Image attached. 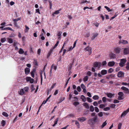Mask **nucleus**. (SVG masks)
Returning <instances> with one entry per match:
<instances>
[{"mask_svg":"<svg viewBox=\"0 0 129 129\" xmlns=\"http://www.w3.org/2000/svg\"><path fill=\"white\" fill-rule=\"evenodd\" d=\"M105 107V106L104 104H101L99 106V107L101 109Z\"/></svg>","mask_w":129,"mask_h":129,"instance_id":"53","label":"nucleus"},{"mask_svg":"<svg viewBox=\"0 0 129 129\" xmlns=\"http://www.w3.org/2000/svg\"><path fill=\"white\" fill-rule=\"evenodd\" d=\"M102 100L104 103H105L106 102V98L105 97H103L102 98Z\"/></svg>","mask_w":129,"mask_h":129,"instance_id":"44","label":"nucleus"},{"mask_svg":"<svg viewBox=\"0 0 129 129\" xmlns=\"http://www.w3.org/2000/svg\"><path fill=\"white\" fill-rule=\"evenodd\" d=\"M25 91H28V89H29V88L28 87H24L23 89Z\"/></svg>","mask_w":129,"mask_h":129,"instance_id":"40","label":"nucleus"},{"mask_svg":"<svg viewBox=\"0 0 129 129\" xmlns=\"http://www.w3.org/2000/svg\"><path fill=\"white\" fill-rule=\"evenodd\" d=\"M6 122L4 120H2L1 122V125H2L3 126H4Z\"/></svg>","mask_w":129,"mask_h":129,"instance_id":"33","label":"nucleus"},{"mask_svg":"<svg viewBox=\"0 0 129 129\" xmlns=\"http://www.w3.org/2000/svg\"><path fill=\"white\" fill-rule=\"evenodd\" d=\"M117 16V15L115 14L113 16L111 17L110 18V20H113V19L114 18L116 17Z\"/></svg>","mask_w":129,"mask_h":129,"instance_id":"50","label":"nucleus"},{"mask_svg":"<svg viewBox=\"0 0 129 129\" xmlns=\"http://www.w3.org/2000/svg\"><path fill=\"white\" fill-rule=\"evenodd\" d=\"M106 94L108 97L111 98L114 95V94H112L111 93H105Z\"/></svg>","mask_w":129,"mask_h":129,"instance_id":"11","label":"nucleus"},{"mask_svg":"<svg viewBox=\"0 0 129 129\" xmlns=\"http://www.w3.org/2000/svg\"><path fill=\"white\" fill-rule=\"evenodd\" d=\"M114 52L116 54H118L120 53L121 48L118 47H117L114 48Z\"/></svg>","mask_w":129,"mask_h":129,"instance_id":"4","label":"nucleus"},{"mask_svg":"<svg viewBox=\"0 0 129 129\" xmlns=\"http://www.w3.org/2000/svg\"><path fill=\"white\" fill-rule=\"evenodd\" d=\"M18 52L20 54H22L24 53V51L23 49L21 48L20 49Z\"/></svg>","mask_w":129,"mask_h":129,"instance_id":"21","label":"nucleus"},{"mask_svg":"<svg viewBox=\"0 0 129 129\" xmlns=\"http://www.w3.org/2000/svg\"><path fill=\"white\" fill-rule=\"evenodd\" d=\"M58 118H56L54 121V123L55 124H56L57 123V122H58Z\"/></svg>","mask_w":129,"mask_h":129,"instance_id":"61","label":"nucleus"},{"mask_svg":"<svg viewBox=\"0 0 129 129\" xmlns=\"http://www.w3.org/2000/svg\"><path fill=\"white\" fill-rule=\"evenodd\" d=\"M128 43V42L127 41L123 40H120L119 42V44H125Z\"/></svg>","mask_w":129,"mask_h":129,"instance_id":"8","label":"nucleus"},{"mask_svg":"<svg viewBox=\"0 0 129 129\" xmlns=\"http://www.w3.org/2000/svg\"><path fill=\"white\" fill-rule=\"evenodd\" d=\"M77 90L79 92H80L81 91V88L80 86H78L77 88Z\"/></svg>","mask_w":129,"mask_h":129,"instance_id":"59","label":"nucleus"},{"mask_svg":"<svg viewBox=\"0 0 129 129\" xmlns=\"http://www.w3.org/2000/svg\"><path fill=\"white\" fill-rule=\"evenodd\" d=\"M101 66V63L100 62H95L94 63L93 66L94 68L98 67L99 69Z\"/></svg>","mask_w":129,"mask_h":129,"instance_id":"2","label":"nucleus"},{"mask_svg":"<svg viewBox=\"0 0 129 129\" xmlns=\"http://www.w3.org/2000/svg\"><path fill=\"white\" fill-rule=\"evenodd\" d=\"M19 94L21 95H23L24 93V91L23 89H21L18 91Z\"/></svg>","mask_w":129,"mask_h":129,"instance_id":"13","label":"nucleus"},{"mask_svg":"<svg viewBox=\"0 0 129 129\" xmlns=\"http://www.w3.org/2000/svg\"><path fill=\"white\" fill-rule=\"evenodd\" d=\"M94 108L92 105H91L90 107V110L92 112H93L94 111Z\"/></svg>","mask_w":129,"mask_h":129,"instance_id":"27","label":"nucleus"},{"mask_svg":"<svg viewBox=\"0 0 129 129\" xmlns=\"http://www.w3.org/2000/svg\"><path fill=\"white\" fill-rule=\"evenodd\" d=\"M42 72L41 71V72L40 74V77H41V84H42V81H43V78H42Z\"/></svg>","mask_w":129,"mask_h":129,"instance_id":"30","label":"nucleus"},{"mask_svg":"<svg viewBox=\"0 0 129 129\" xmlns=\"http://www.w3.org/2000/svg\"><path fill=\"white\" fill-rule=\"evenodd\" d=\"M24 71L26 74H28L30 72V69L28 68H25Z\"/></svg>","mask_w":129,"mask_h":129,"instance_id":"14","label":"nucleus"},{"mask_svg":"<svg viewBox=\"0 0 129 129\" xmlns=\"http://www.w3.org/2000/svg\"><path fill=\"white\" fill-rule=\"evenodd\" d=\"M122 126V124L121 123H120L119 124L118 126V128L120 129Z\"/></svg>","mask_w":129,"mask_h":129,"instance_id":"58","label":"nucleus"},{"mask_svg":"<svg viewBox=\"0 0 129 129\" xmlns=\"http://www.w3.org/2000/svg\"><path fill=\"white\" fill-rule=\"evenodd\" d=\"M104 8H106L107 10L108 11V12H110L112 11V10H111L109 7H108L105 6L104 7Z\"/></svg>","mask_w":129,"mask_h":129,"instance_id":"29","label":"nucleus"},{"mask_svg":"<svg viewBox=\"0 0 129 129\" xmlns=\"http://www.w3.org/2000/svg\"><path fill=\"white\" fill-rule=\"evenodd\" d=\"M95 111L97 113L99 111V110L98 108L96 107H94Z\"/></svg>","mask_w":129,"mask_h":129,"instance_id":"49","label":"nucleus"},{"mask_svg":"<svg viewBox=\"0 0 129 129\" xmlns=\"http://www.w3.org/2000/svg\"><path fill=\"white\" fill-rule=\"evenodd\" d=\"M126 61L125 59H121L120 62L119 63V66L121 67H123Z\"/></svg>","mask_w":129,"mask_h":129,"instance_id":"3","label":"nucleus"},{"mask_svg":"<svg viewBox=\"0 0 129 129\" xmlns=\"http://www.w3.org/2000/svg\"><path fill=\"white\" fill-rule=\"evenodd\" d=\"M2 114L4 116L6 117H8V114L5 112H3Z\"/></svg>","mask_w":129,"mask_h":129,"instance_id":"28","label":"nucleus"},{"mask_svg":"<svg viewBox=\"0 0 129 129\" xmlns=\"http://www.w3.org/2000/svg\"><path fill=\"white\" fill-rule=\"evenodd\" d=\"M75 123L77 126L78 128H79L80 127V125L79 122L77 121L76 120L75 121Z\"/></svg>","mask_w":129,"mask_h":129,"instance_id":"25","label":"nucleus"},{"mask_svg":"<svg viewBox=\"0 0 129 129\" xmlns=\"http://www.w3.org/2000/svg\"><path fill=\"white\" fill-rule=\"evenodd\" d=\"M87 101L89 103H91L92 102V100L91 98L89 97H87Z\"/></svg>","mask_w":129,"mask_h":129,"instance_id":"39","label":"nucleus"},{"mask_svg":"<svg viewBox=\"0 0 129 129\" xmlns=\"http://www.w3.org/2000/svg\"><path fill=\"white\" fill-rule=\"evenodd\" d=\"M74 117V115L72 114H70L69 115H68L67 116V117H68L69 118L70 117Z\"/></svg>","mask_w":129,"mask_h":129,"instance_id":"45","label":"nucleus"},{"mask_svg":"<svg viewBox=\"0 0 129 129\" xmlns=\"http://www.w3.org/2000/svg\"><path fill=\"white\" fill-rule=\"evenodd\" d=\"M93 104L94 106H96L98 105V104L96 102H94L93 103Z\"/></svg>","mask_w":129,"mask_h":129,"instance_id":"62","label":"nucleus"},{"mask_svg":"<svg viewBox=\"0 0 129 129\" xmlns=\"http://www.w3.org/2000/svg\"><path fill=\"white\" fill-rule=\"evenodd\" d=\"M85 50H86L89 52L88 54L89 55H90L92 53V49L91 47L88 46L85 48Z\"/></svg>","mask_w":129,"mask_h":129,"instance_id":"6","label":"nucleus"},{"mask_svg":"<svg viewBox=\"0 0 129 129\" xmlns=\"http://www.w3.org/2000/svg\"><path fill=\"white\" fill-rule=\"evenodd\" d=\"M109 76L110 78H112L113 77H115V75L113 74H111L109 75Z\"/></svg>","mask_w":129,"mask_h":129,"instance_id":"63","label":"nucleus"},{"mask_svg":"<svg viewBox=\"0 0 129 129\" xmlns=\"http://www.w3.org/2000/svg\"><path fill=\"white\" fill-rule=\"evenodd\" d=\"M81 87L83 89H86V87L85 85L83 83H82L81 84Z\"/></svg>","mask_w":129,"mask_h":129,"instance_id":"41","label":"nucleus"},{"mask_svg":"<svg viewBox=\"0 0 129 129\" xmlns=\"http://www.w3.org/2000/svg\"><path fill=\"white\" fill-rule=\"evenodd\" d=\"M119 102V101L117 100H114L113 103L116 104L117 103Z\"/></svg>","mask_w":129,"mask_h":129,"instance_id":"57","label":"nucleus"},{"mask_svg":"<svg viewBox=\"0 0 129 129\" xmlns=\"http://www.w3.org/2000/svg\"><path fill=\"white\" fill-rule=\"evenodd\" d=\"M99 34L98 33H94L91 38V40H93Z\"/></svg>","mask_w":129,"mask_h":129,"instance_id":"17","label":"nucleus"},{"mask_svg":"<svg viewBox=\"0 0 129 129\" xmlns=\"http://www.w3.org/2000/svg\"><path fill=\"white\" fill-rule=\"evenodd\" d=\"M107 63L106 61H104L102 62V63H101V65L102 64L103 66L106 65Z\"/></svg>","mask_w":129,"mask_h":129,"instance_id":"43","label":"nucleus"},{"mask_svg":"<svg viewBox=\"0 0 129 129\" xmlns=\"http://www.w3.org/2000/svg\"><path fill=\"white\" fill-rule=\"evenodd\" d=\"M106 121L105 122H103L101 127V128L102 129L105 126L106 124H107V123L106 122Z\"/></svg>","mask_w":129,"mask_h":129,"instance_id":"20","label":"nucleus"},{"mask_svg":"<svg viewBox=\"0 0 129 129\" xmlns=\"http://www.w3.org/2000/svg\"><path fill=\"white\" fill-rule=\"evenodd\" d=\"M97 117L95 116L93 118L88 120L87 121V123L90 126L94 125L95 123L97 122Z\"/></svg>","mask_w":129,"mask_h":129,"instance_id":"1","label":"nucleus"},{"mask_svg":"<svg viewBox=\"0 0 129 129\" xmlns=\"http://www.w3.org/2000/svg\"><path fill=\"white\" fill-rule=\"evenodd\" d=\"M73 105L75 106L79 104V103L78 102H73Z\"/></svg>","mask_w":129,"mask_h":129,"instance_id":"31","label":"nucleus"},{"mask_svg":"<svg viewBox=\"0 0 129 129\" xmlns=\"http://www.w3.org/2000/svg\"><path fill=\"white\" fill-rule=\"evenodd\" d=\"M98 115L100 117H101L103 116V114L102 112H100L98 113Z\"/></svg>","mask_w":129,"mask_h":129,"instance_id":"54","label":"nucleus"},{"mask_svg":"<svg viewBox=\"0 0 129 129\" xmlns=\"http://www.w3.org/2000/svg\"><path fill=\"white\" fill-rule=\"evenodd\" d=\"M31 77H27L26 78V80L27 82H29L30 81Z\"/></svg>","mask_w":129,"mask_h":129,"instance_id":"51","label":"nucleus"},{"mask_svg":"<svg viewBox=\"0 0 129 129\" xmlns=\"http://www.w3.org/2000/svg\"><path fill=\"white\" fill-rule=\"evenodd\" d=\"M80 99H82V101L84 102H85L86 101V98L83 95H81L80 97Z\"/></svg>","mask_w":129,"mask_h":129,"instance_id":"16","label":"nucleus"},{"mask_svg":"<svg viewBox=\"0 0 129 129\" xmlns=\"http://www.w3.org/2000/svg\"><path fill=\"white\" fill-rule=\"evenodd\" d=\"M59 43V41H57V42L56 44H55V45H54V46L53 47V49H54L57 46Z\"/></svg>","mask_w":129,"mask_h":129,"instance_id":"42","label":"nucleus"},{"mask_svg":"<svg viewBox=\"0 0 129 129\" xmlns=\"http://www.w3.org/2000/svg\"><path fill=\"white\" fill-rule=\"evenodd\" d=\"M25 28H26V30H25V32H27V31L29 29V28H28V27L26 25L25 26Z\"/></svg>","mask_w":129,"mask_h":129,"instance_id":"64","label":"nucleus"},{"mask_svg":"<svg viewBox=\"0 0 129 129\" xmlns=\"http://www.w3.org/2000/svg\"><path fill=\"white\" fill-rule=\"evenodd\" d=\"M59 13V12L58 11L56 10L53 13V14H52L53 15H54V14H58Z\"/></svg>","mask_w":129,"mask_h":129,"instance_id":"55","label":"nucleus"},{"mask_svg":"<svg viewBox=\"0 0 129 129\" xmlns=\"http://www.w3.org/2000/svg\"><path fill=\"white\" fill-rule=\"evenodd\" d=\"M101 73L102 75H106L107 73V71L105 70H102L101 71Z\"/></svg>","mask_w":129,"mask_h":129,"instance_id":"15","label":"nucleus"},{"mask_svg":"<svg viewBox=\"0 0 129 129\" xmlns=\"http://www.w3.org/2000/svg\"><path fill=\"white\" fill-rule=\"evenodd\" d=\"M110 110V108L109 107H107L104 108V110L105 111H107Z\"/></svg>","mask_w":129,"mask_h":129,"instance_id":"47","label":"nucleus"},{"mask_svg":"<svg viewBox=\"0 0 129 129\" xmlns=\"http://www.w3.org/2000/svg\"><path fill=\"white\" fill-rule=\"evenodd\" d=\"M2 30H8L11 31L13 30V29L11 28L10 27H5L2 29Z\"/></svg>","mask_w":129,"mask_h":129,"instance_id":"24","label":"nucleus"},{"mask_svg":"<svg viewBox=\"0 0 129 129\" xmlns=\"http://www.w3.org/2000/svg\"><path fill=\"white\" fill-rule=\"evenodd\" d=\"M127 111H125L123 112L121 115V117H122L123 116H125L127 113Z\"/></svg>","mask_w":129,"mask_h":129,"instance_id":"18","label":"nucleus"},{"mask_svg":"<svg viewBox=\"0 0 129 129\" xmlns=\"http://www.w3.org/2000/svg\"><path fill=\"white\" fill-rule=\"evenodd\" d=\"M21 20V18L19 17V18H18L17 19H13V21L16 22L17 21H18V20Z\"/></svg>","mask_w":129,"mask_h":129,"instance_id":"38","label":"nucleus"},{"mask_svg":"<svg viewBox=\"0 0 129 129\" xmlns=\"http://www.w3.org/2000/svg\"><path fill=\"white\" fill-rule=\"evenodd\" d=\"M99 98V96L98 95H95L92 97V99L95 100H97Z\"/></svg>","mask_w":129,"mask_h":129,"instance_id":"22","label":"nucleus"},{"mask_svg":"<svg viewBox=\"0 0 129 129\" xmlns=\"http://www.w3.org/2000/svg\"><path fill=\"white\" fill-rule=\"evenodd\" d=\"M31 91H32L35 89V88L34 87V85L33 84H31Z\"/></svg>","mask_w":129,"mask_h":129,"instance_id":"34","label":"nucleus"},{"mask_svg":"<svg viewBox=\"0 0 129 129\" xmlns=\"http://www.w3.org/2000/svg\"><path fill=\"white\" fill-rule=\"evenodd\" d=\"M118 94L119 96H123V94L122 92H120L118 93Z\"/></svg>","mask_w":129,"mask_h":129,"instance_id":"56","label":"nucleus"},{"mask_svg":"<svg viewBox=\"0 0 129 129\" xmlns=\"http://www.w3.org/2000/svg\"><path fill=\"white\" fill-rule=\"evenodd\" d=\"M113 71V69L112 68H110L108 71V72L109 73H111Z\"/></svg>","mask_w":129,"mask_h":129,"instance_id":"36","label":"nucleus"},{"mask_svg":"<svg viewBox=\"0 0 129 129\" xmlns=\"http://www.w3.org/2000/svg\"><path fill=\"white\" fill-rule=\"evenodd\" d=\"M123 54L124 55H127L129 53V48H123Z\"/></svg>","mask_w":129,"mask_h":129,"instance_id":"5","label":"nucleus"},{"mask_svg":"<svg viewBox=\"0 0 129 129\" xmlns=\"http://www.w3.org/2000/svg\"><path fill=\"white\" fill-rule=\"evenodd\" d=\"M73 66L72 64H70L68 68V70L69 71H70L71 70Z\"/></svg>","mask_w":129,"mask_h":129,"instance_id":"35","label":"nucleus"},{"mask_svg":"<svg viewBox=\"0 0 129 129\" xmlns=\"http://www.w3.org/2000/svg\"><path fill=\"white\" fill-rule=\"evenodd\" d=\"M83 106L87 109H88L89 107L87 103H85L83 104Z\"/></svg>","mask_w":129,"mask_h":129,"instance_id":"19","label":"nucleus"},{"mask_svg":"<svg viewBox=\"0 0 129 129\" xmlns=\"http://www.w3.org/2000/svg\"><path fill=\"white\" fill-rule=\"evenodd\" d=\"M124 76V73L122 71H119L117 74V76L119 78L123 77Z\"/></svg>","mask_w":129,"mask_h":129,"instance_id":"7","label":"nucleus"},{"mask_svg":"<svg viewBox=\"0 0 129 129\" xmlns=\"http://www.w3.org/2000/svg\"><path fill=\"white\" fill-rule=\"evenodd\" d=\"M118 99L119 100H122L123 99V96H118Z\"/></svg>","mask_w":129,"mask_h":129,"instance_id":"48","label":"nucleus"},{"mask_svg":"<svg viewBox=\"0 0 129 129\" xmlns=\"http://www.w3.org/2000/svg\"><path fill=\"white\" fill-rule=\"evenodd\" d=\"M86 119V118L84 117H81L78 118V120L81 122L84 121Z\"/></svg>","mask_w":129,"mask_h":129,"instance_id":"10","label":"nucleus"},{"mask_svg":"<svg viewBox=\"0 0 129 129\" xmlns=\"http://www.w3.org/2000/svg\"><path fill=\"white\" fill-rule=\"evenodd\" d=\"M65 99V98L64 97H63L60 100L59 102H58V103H60L61 102L63 101Z\"/></svg>","mask_w":129,"mask_h":129,"instance_id":"52","label":"nucleus"},{"mask_svg":"<svg viewBox=\"0 0 129 129\" xmlns=\"http://www.w3.org/2000/svg\"><path fill=\"white\" fill-rule=\"evenodd\" d=\"M7 40L8 42L10 44L12 43L13 42V40L11 38H8Z\"/></svg>","mask_w":129,"mask_h":129,"instance_id":"23","label":"nucleus"},{"mask_svg":"<svg viewBox=\"0 0 129 129\" xmlns=\"http://www.w3.org/2000/svg\"><path fill=\"white\" fill-rule=\"evenodd\" d=\"M6 41V39L4 38H2L1 39V42L2 43H4Z\"/></svg>","mask_w":129,"mask_h":129,"instance_id":"46","label":"nucleus"},{"mask_svg":"<svg viewBox=\"0 0 129 129\" xmlns=\"http://www.w3.org/2000/svg\"><path fill=\"white\" fill-rule=\"evenodd\" d=\"M115 64V62L114 61H110L108 63V65L110 67H112L114 66Z\"/></svg>","mask_w":129,"mask_h":129,"instance_id":"12","label":"nucleus"},{"mask_svg":"<svg viewBox=\"0 0 129 129\" xmlns=\"http://www.w3.org/2000/svg\"><path fill=\"white\" fill-rule=\"evenodd\" d=\"M33 63L35 66H37L38 65L37 60H36L34 59V61L33 62Z\"/></svg>","mask_w":129,"mask_h":129,"instance_id":"32","label":"nucleus"},{"mask_svg":"<svg viewBox=\"0 0 129 129\" xmlns=\"http://www.w3.org/2000/svg\"><path fill=\"white\" fill-rule=\"evenodd\" d=\"M109 56L110 58L113 59L116 58V55L115 54L113 53H111L109 55Z\"/></svg>","mask_w":129,"mask_h":129,"instance_id":"9","label":"nucleus"},{"mask_svg":"<svg viewBox=\"0 0 129 129\" xmlns=\"http://www.w3.org/2000/svg\"><path fill=\"white\" fill-rule=\"evenodd\" d=\"M116 106V105L114 104H111L110 105V107L112 108H114Z\"/></svg>","mask_w":129,"mask_h":129,"instance_id":"37","label":"nucleus"},{"mask_svg":"<svg viewBox=\"0 0 129 129\" xmlns=\"http://www.w3.org/2000/svg\"><path fill=\"white\" fill-rule=\"evenodd\" d=\"M88 77L87 76H85L83 79V80L84 82H85L88 80Z\"/></svg>","mask_w":129,"mask_h":129,"instance_id":"26","label":"nucleus"},{"mask_svg":"<svg viewBox=\"0 0 129 129\" xmlns=\"http://www.w3.org/2000/svg\"><path fill=\"white\" fill-rule=\"evenodd\" d=\"M87 74L88 76H90L91 75V72L90 71H88L87 72Z\"/></svg>","mask_w":129,"mask_h":129,"instance_id":"60","label":"nucleus"}]
</instances>
